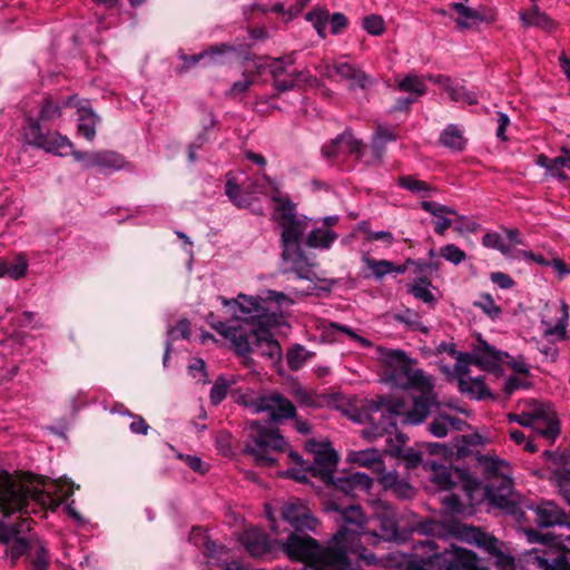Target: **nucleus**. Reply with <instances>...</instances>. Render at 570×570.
<instances>
[{
    "instance_id": "obj_33",
    "label": "nucleus",
    "mask_w": 570,
    "mask_h": 570,
    "mask_svg": "<svg viewBox=\"0 0 570 570\" xmlns=\"http://www.w3.org/2000/svg\"><path fill=\"white\" fill-rule=\"evenodd\" d=\"M434 405H438V402L432 392H423L420 396L414 397L413 406L406 412L404 422L411 424L422 423L429 416Z\"/></svg>"
},
{
    "instance_id": "obj_46",
    "label": "nucleus",
    "mask_w": 570,
    "mask_h": 570,
    "mask_svg": "<svg viewBox=\"0 0 570 570\" xmlns=\"http://www.w3.org/2000/svg\"><path fill=\"white\" fill-rule=\"evenodd\" d=\"M31 570H49L50 556L48 550L42 543L33 546L26 557Z\"/></svg>"
},
{
    "instance_id": "obj_59",
    "label": "nucleus",
    "mask_w": 570,
    "mask_h": 570,
    "mask_svg": "<svg viewBox=\"0 0 570 570\" xmlns=\"http://www.w3.org/2000/svg\"><path fill=\"white\" fill-rule=\"evenodd\" d=\"M364 30L372 36H382L385 32V22L380 14H370L363 18Z\"/></svg>"
},
{
    "instance_id": "obj_64",
    "label": "nucleus",
    "mask_w": 570,
    "mask_h": 570,
    "mask_svg": "<svg viewBox=\"0 0 570 570\" xmlns=\"http://www.w3.org/2000/svg\"><path fill=\"white\" fill-rule=\"evenodd\" d=\"M449 95L453 101H465L469 105H476L479 102V96L474 91H470L464 87L450 88Z\"/></svg>"
},
{
    "instance_id": "obj_34",
    "label": "nucleus",
    "mask_w": 570,
    "mask_h": 570,
    "mask_svg": "<svg viewBox=\"0 0 570 570\" xmlns=\"http://www.w3.org/2000/svg\"><path fill=\"white\" fill-rule=\"evenodd\" d=\"M348 461L360 466L368 468L380 474L384 471L385 464L376 449L352 451L348 453Z\"/></svg>"
},
{
    "instance_id": "obj_18",
    "label": "nucleus",
    "mask_w": 570,
    "mask_h": 570,
    "mask_svg": "<svg viewBox=\"0 0 570 570\" xmlns=\"http://www.w3.org/2000/svg\"><path fill=\"white\" fill-rule=\"evenodd\" d=\"M31 523L32 519L29 517L22 518L20 522L10 525L0 521V543L7 546V553L12 566H16L19 558L27 556L33 549L28 540L20 537V533L31 530Z\"/></svg>"
},
{
    "instance_id": "obj_55",
    "label": "nucleus",
    "mask_w": 570,
    "mask_h": 570,
    "mask_svg": "<svg viewBox=\"0 0 570 570\" xmlns=\"http://www.w3.org/2000/svg\"><path fill=\"white\" fill-rule=\"evenodd\" d=\"M4 262L7 276L12 279H20L26 276L28 261L23 254H18L12 261Z\"/></svg>"
},
{
    "instance_id": "obj_22",
    "label": "nucleus",
    "mask_w": 570,
    "mask_h": 570,
    "mask_svg": "<svg viewBox=\"0 0 570 570\" xmlns=\"http://www.w3.org/2000/svg\"><path fill=\"white\" fill-rule=\"evenodd\" d=\"M504 357L510 355L497 350L479 335L478 344L470 355V363L482 371L499 374L503 372L501 363Z\"/></svg>"
},
{
    "instance_id": "obj_11",
    "label": "nucleus",
    "mask_w": 570,
    "mask_h": 570,
    "mask_svg": "<svg viewBox=\"0 0 570 570\" xmlns=\"http://www.w3.org/2000/svg\"><path fill=\"white\" fill-rule=\"evenodd\" d=\"M389 377L397 386L407 389H424L429 382L422 370L414 368L415 362L400 350H384L381 354Z\"/></svg>"
},
{
    "instance_id": "obj_45",
    "label": "nucleus",
    "mask_w": 570,
    "mask_h": 570,
    "mask_svg": "<svg viewBox=\"0 0 570 570\" xmlns=\"http://www.w3.org/2000/svg\"><path fill=\"white\" fill-rule=\"evenodd\" d=\"M337 238L334 230L327 228H314L307 236V245L314 248H330Z\"/></svg>"
},
{
    "instance_id": "obj_31",
    "label": "nucleus",
    "mask_w": 570,
    "mask_h": 570,
    "mask_svg": "<svg viewBox=\"0 0 570 570\" xmlns=\"http://www.w3.org/2000/svg\"><path fill=\"white\" fill-rule=\"evenodd\" d=\"M420 208L433 216L434 233L438 235H444L452 226V219L448 216L458 215L452 207L425 199L420 202Z\"/></svg>"
},
{
    "instance_id": "obj_3",
    "label": "nucleus",
    "mask_w": 570,
    "mask_h": 570,
    "mask_svg": "<svg viewBox=\"0 0 570 570\" xmlns=\"http://www.w3.org/2000/svg\"><path fill=\"white\" fill-rule=\"evenodd\" d=\"M285 556L305 564V570H348L351 561L346 551L336 547H323L305 532L292 531L279 542Z\"/></svg>"
},
{
    "instance_id": "obj_9",
    "label": "nucleus",
    "mask_w": 570,
    "mask_h": 570,
    "mask_svg": "<svg viewBox=\"0 0 570 570\" xmlns=\"http://www.w3.org/2000/svg\"><path fill=\"white\" fill-rule=\"evenodd\" d=\"M389 377L397 386L407 389H424L429 382L422 370L414 368L415 362L400 350H384L381 354Z\"/></svg>"
},
{
    "instance_id": "obj_20",
    "label": "nucleus",
    "mask_w": 570,
    "mask_h": 570,
    "mask_svg": "<svg viewBox=\"0 0 570 570\" xmlns=\"http://www.w3.org/2000/svg\"><path fill=\"white\" fill-rule=\"evenodd\" d=\"M543 455L551 470V480L570 504V449L544 451Z\"/></svg>"
},
{
    "instance_id": "obj_36",
    "label": "nucleus",
    "mask_w": 570,
    "mask_h": 570,
    "mask_svg": "<svg viewBox=\"0 0 570 570\" xmlns=\"http://www.w3.org/2000/svg\"><path fill=\"white\" fill-rule=\"evenodd\" d=\"M425 468L432 470V481L442 490H451L456 483L453 480V474L462 476L463 472L459 469L452 471L451 466L439 464L434 460L425 461Z\"/></svg>"
},
{
    "instance_id": "obj_49",
    "label": "nucleus",
    "mask_w": 570,
    "mask_h": 570,
    "mask_svg": "<svg viewBox=\"0 0 570 570\" xmlns=\"http://www.w3.org/2000/svg\"><path fill=\"white\" fill-rule=\"evenodd\" d=\"M431 286L432 283L428 277H419L410 285L409 293L426 304H434L435 297L430 291Z\"/></svg>"
},
{
    "instance_id": "obj_50",
    "label": "nucleus",
    "mask_w": 570,
    "mask_h": 570,
    "mask_svg": "<svg viewBox=\"0 0 570 570\" xmlns=\"http://www.w3.org/2000/svg\"><path fill=\"white\" fill-rule=\"evenodd\" d=\"M543 160H548L546 169L551 173L552 176L564 179L567 176L563 169H570V151L562 149V154L554 158L542 157Z\"/></svg>"
},
{
    "instance_id": "obj_6",
    "label": "nucleus",
    "mask_w": 570,
    "mask_h": 570,
    "mask_svg": "<svg viewBox=\"0 0 570 570\" xmlns=\"http://www.w3.org/2000/svg\"><path fill=\"white\" fill-rule=\"evenodd\" d=\"M271 199L276 204L274 219L282 228L281 247L292 248L301 247L303 236L307 228L306 217H299L296 214V205L289 196L282 195L278 187H275Z\"/></svg>"
},
{
    "instance_id": "obj_57",
    "label": "nucleus",
    "mask_w": 570,
    "mask_h": 570,
    "mask_svg": "<svg viewBox=\"0 0 570 570\" xmlns=\"http://www.w3.org/2000/svg\"><path fill=\"white\" fill-rule=\"evenodd\" d=\"M363 263L371 269L372 275L376 279L383 278L385 275L392 273V262L386 259H374L364 255L362 258Z\"/></svg>"
},
{
    "instance_id": "obj_12",
    "label": "nucleus",
    "mask_w": 570,
    "mask_h": 570,
    "mask_svg": "<svg viewBox=\"0 0 570 570\" xmlns=\"http://www.w3.org/2000/svg\"><path fill=\"white\" fill-rule=\"evenodd\" d=\"M254 67L256 73L261 76L265 69L272 77V86L278 92L293 90L301 80L303 72L294 67L293 55H286L278 58L258 57L255 55Z\"/></svg>"
},
{
    "instance_id": "obj_30",
    "label": "nucleus",
    "mask_w": 570,
    "mask_h": 570,
    "mask_svg": "<svg viewBox=\"0 0 570 570\" xmlns=\"http://www.w3.org/2000/svg\"><path fill=\"white\" fill-rule=\"evenodd\" d=\"M205 320L219 335L230 341L235 353H244L248 351L247 342L242 332L243 325H229L225 322L218 321L213 312H209Z\"/></svg>"
},
{
    "instance_id": "obj_51",
    "label": "nucleus",
    "mask_w": 570,
    "mask_h": 570,
    "mask_svg": "<svg viewBox=\"0 0 570 570\" xmlns=\"http://www.w3.org/2000/svg\"><path fill=\"white\" fill-rule=\"evenodd\" d=\"M338 137L341 145L345 147L347 154L355 155L357 159L363 158V142L354 137L350 128H346Z\"/></svg>"
},
{
    "instance_id": "obj_61",
    "label": "nucleus",
    "mask_w": 570,
    "mask_h": 570,
    "mask_svg": "<svg viewBox=\"0 0 570 570\" xmlns=\"http://www.w3.org/2000/svg\"><path fill=\"white\" fill-rule=\"evenodd\" d=\"M440 255L448 262L459 265L466 259V253L454 244H448L440 248Z\"/></svg>"
},
{
    "instance_id": "obj_41",
    "label": "nucleus",
    "mask_w": 570,
    "mask_h": 570,
    "mask_svg": "<svg viewBox=\"0 0 570 570\" xmlns=\"http://www.w3.org/2000/svg\"><path fill=\"white\" fill-rule=\"evenodd\" d=\"M440 142L454 151H462L465 148L466 139L458 125H449L440 135Z\"/></svg>"
},
{
    "instance_id": "obj_17",
    "label": "nucleus",
    "mask_w": 570,
    "mask_h": 570,
    "mask_svg": "<svg viewBox=\"0 0 570 570\" xmlns=\"http://www.w3.org/2000/svg\"><path fill=\"white\" fill-rule=\"evenodd\" d=\"M509 422H515L521 426L531 428L534 432L547 440H554L560 433V424L553 413H548L542 406L531 412L508 414Z\"/></svg>"
},
{
    "instance_id": "obj_27",
    "label": "nucleus",
    "mask_w": 570,
    "mask_h": 570,
    "mask_svg": "<svg viewBox=\"0 0 570 570\" xmlns=\"http://www.w3.org/2000/svg\"><path fill=\"white\" fill-rule=\"evenodd\" d=\"M240 542L249 556L254 558H263L273 552L276 544H279L277 540H271L269 535L257 529H247L240 535Z\"/></svg>"
},
{
    "instance_id": "obj_56",
    "label": "nucleus",
    "mask_w": 570,
    "mask_h": 570,
    "mask_svg": "<svg viewBox=\"0 0 570 570\" xmlns=\"http://www.w3.org/2000/svg\"><path fill=\"white\" fill-rule=\"evenodd\" d=\"M306 20L312 22L320 37L325 38V28L328 22V11L323 8H315L306 13Z\"/></svg>"
},
{
    "instance_id": "obj_63",
    "label": "nucleus",
    "mask_w": 570,
    "mask_h": 570,
    "mask_svg": "<svg viewBox=\"0 0 570 570\" xmlns=\"http://www.w3.org/2000/svg\"><path fill=\"white\" fill-rule=\"evenodd\" d=\"M539 564L543 570H570V561L564 553L553 559L539 558Z\"/></svg>"
},
{
    "instance_id": "obj_38",
    "label": "nucleus",
    "mask_w": 570,
    "mask_h": 570,
    "mask_svg": "<svg viewBox=\"0 0 570 570\" xmlns=\"http://www.w3.org/2000/svg\"><path fill=\"white\" fill-rule=\"evenodd\" d=\"M396 139L397 134L395 128L377 125L372 139V151L375 159L381 161L386 149V144L395 141Z\"/></svg>"
},
{
    "instance_id": "obj_37",
    "label": "nucleus",
    "mask_w": 570,
    "mask_h": 570,
    "mask_svg": "<svg viewBox=\"0 0 570 570\" xmlns=\"http://www.w3.org/2000/svg\"><path fill=\"white\" fill-rule=\"evenodd\" d=\"M397 185L421 198H428L438 193L439 189L434 185L419 179L415 175H403L397 179Z\"/></svg>"
},
{
    "instance_id": "obj_23",
    "label": "nucleus",
    "mask_w": 570,
    "mask_h": 570,
    "mask_svg": "<svg viewBox=\"0 0 570 570\" xmlns=\"http://www.w3.org/2000/svg\"><path fill=\"white\" fill-rule=\"evenodd\" d=\"M399 414L396 406L389 407V414H382L381 420L373 426L372 434L376 436H383L385 434L391 435L394 432V438L387 439L386 452L391 456H400L402 451L405 449L409 438L396 431V423L392 420L394 415Z\"/></svg>"
},
{
    "instance_id": "obj_52",
    "label": "nucleus",
    "mask_w": 570,
    "mask_h": 570,
    "mask_svg": "<svg viewBox=\"0 0 570 570\" xmlns=\"http://www.w3.org/2000/svg\"><path fill=\"white\" fill-rule=\"evenodd\" d=\"M568 306L566 303H562V315L556 323V325H549L547 324V327L544 328V336L546 337H556L559 341L567 340V321H568Z\"/></svg>"
},
{
    "instance_id": "obj_35",
    "label": "nucleus",
    "mask_w": 570,
    "mask_h": 570,
    "mask_svg": "<svg viewBox=\"0 0 570 570\" xmlns=\"http://www.w3.org/2000/svg\"><path fill=\"white\" fill-rule=\"evenodd\" d=\"M379 481L385 490L392 491L396 498L402 500H410L416 493L415 489L407 481L399 479L395 472L382 474L379 476Z\"/></svg>"
},
{
    "instance_id": "obj_58",
    "label": "nucleus",
    "mask_w": 570,
    "mask_h": 570,
    "mask_svg": "<svg viewBox=\"0 0 570 570\" xmlns=\"http://www.w3.org/2000/svg\"><path fill=\"white\" fill-rule=\"evenodd\" d=\"M471 532L472 540L476 543V546L483 548L490 554L497 553V551L499 550V542L493 535L482 532L476 528H471Z\"/></svg>"
},
{
    "instance_id": "obj_47",
    "label": "nucleus",
    "mask_w": 570,
    "mask_h": 570,
    "mask_svg": "<svg viewBox=\"0 0 570 570\" xmlns=\"http://www.w3.org/2000/svg\"><path fill=\"white\" fill-rule=\"evenodd\" d=\"M397 89L403 92H409L410 97L423 96L426 92V85L422 78L416 75H406L402 80L397 82Z\"/></svg>"
},
{
    "instance_id": "obj_28",
    "label": "nucleus",
    "mask_w": 570,
    "mask_h": 570,
    "mask_svg": "<svg viewBox=\"0 0 570 570\" xmlns=\"http://www.w3.org/2000/svg\"><path fill=\"white\" fill-rule=\"evenodd\" d=\"M371 523H375V527L373 529L370 528L368 534L375 538L392 541L399 535L395 513L389 507H383L381 512L376 511L374 515L370 518V524Z\"/></svg>"
},
{
    "instance_id": "obj_43",
    "label": "nucleus",
    "mask_w": 570,
    "mask_h": 570,
    "mask_svg": "<svg viewBox=\"0 0 570 570\" xmlns=\"http://www.w3.org/2000/svg\"><path fill=\"white\" fill-rule=\"evenodd\" d=\"M462 421L449 414H439L429 424V431L436 438H444L449 432V426L460 430Z\"/></svg>"
},
{
    "instance_id": "obj_62",
    "label": "nucleus",
    "mask_w": 570,
    "mask_h": 570,
    "mask_svg": "<svg viewBox=\"0 0 570 570\" xmlns=\"http://www.w3.org/2000/svg\"><path fill=\"white\" fill-rule=\"evenodd\" d=\"M394 320L406 325L411 330H419L422 332L426 331V328L421 323L419 314L414 311L406 309L404 313L395 314Z\"/></svg>"
},
{
    "instance_id": "obj_24",
    "label": "nucleus",
    "mask_w": 570,
    "mask_h": 570,
    "mask_svg": "<svg viewBox=\"0 0 570 570\" xmlns=\"http://www.w3.org/2000/svg\"><path fill=\"white\" fill-rule=\"evenodd\" d=\"M441 559L444 570H485L480 567L478 556L464 548H454L452 551L445 552ZM407 570L425 569L420 562L413 561L407 564Z\"/></svg>"
},
{
    "instance_id": "obj_25",
    "label": "nucleus",
    "mask_w": 570,
    "mask_h": 570,
    "mask_svg": "<svg viewBox=\"0 0 570 570\" xmlns=\"http://www.w3.org/2000/svg\"><path fill=\"white\" fill-rule=\"evenodd\" d=\"M283 274H293L298 279L312 281L313 265L308 262L301 247L282 249Z\"/></svg>"
},
{
    "instance_id": "obj_53",
    "label": "nucleus",
    "mask_w": 570,
    "mask_h": 570,
    "mask_svg": "<svg viewBox=\"0 0 570 570\" xmlns=\"http://www.w3.org/2000/svg\"><path fill=\"white\" fill-rule=\"evenodd\" d=\"M473 306L480 308L491 320H498L502 314L501 307L494 302L489 293H482L480 298L473 302Z\"/></svg>"
},
{
    "instance_id": "obj_16",
    "label": "nucleus",
    "mask_w": 570,
    "mask_h": 570,
    "mask_svg": "<svg viewBox=\"0 0 570 570\" xmlns=\"http://www.w3.org/2000/svg\"><path fill=\"white\" fill-rule=\"evenodd\" d=\"M67 151L76 161L82 163L83 168H97L104 175H109L129 166L125 157L114 150L104 149L85 153L75 149L73 146L72 149H67Z\"/></svg>"
},
{
    "instance_id": "obj_60",
    "label": "nucleus",
    "mask_w": 570,
    "mask_h": 570,
    "mask_svg": "<svg viewBox=\"0 0 570 570\" xmlns=\"http://www.w3.org/2000/svg\"><path fill=\"white\" fill-rule=\"evenodd\" d=\"M482 245L488 248L498 249L503 255H509L511 252V247L507 245L500 234L492 232V233H485L482 236Z\"/></svg>"
},
{
    "instance_id": "obj_39",
    "label": "nucleus",
    "mask_w": 570,
    "mask_h": 570,
    "mask_svg": "<svg viewBox=\"0 0 570 570\" xmlns=\"http://www.w3.org/2000/svg\"><path fill=\"white\" fill-rule=\"evenodd\" d=\"M520 21L524 28L537 27L544 30L554 28L553 21L547 13L540 11L537 4H532L529 11H520Z\"/></svg>"
},
{
    "instance_id": "obj_54",
    "label": "nucleus",
    "mask_w": 570,
    "mask_h": 570,
    "mask_svg": "<svg viewBox=\"0 0 570 570\" xmlns=\"http://www.w3.org/2000/svg\"><path fill=\"white\" fill-rule=\"evenodd\" d=\"M234 382V380L227 381L224 376H218L209 392L210 404L214 406L220 404L227 396V392Z\"/></svg>"
},
{
    "instance_id": "obj_4",
    "label": "nucleus",
    "mask_w": 570,
    "mask_h": 570,
    "mask_svg": "<svg viewBox=\"0 0 570 570\" xmlns=\"http://www.w3.org/2000/svg\"><path fill=\"white\" fill-rule=\"evenodd\" d=\"M52 501L51 495L28 480L16 479L0 470V513L8 517L14 512L37 513Z\"/></svg>"
},
{
    "instance_id": "obj_8",
    "label": "nucleus",
    "mask_w": 570,
    "mask_h": 570,
    "mask_svg": "<svg viewBox=\"0 0 570 570\" xmlns=\"http://www.w3.org/2000/svg\"><path fill=\"white\" fill-rule=\"evenodd\" d=\"M248 425L250 432L245 452L255 459L257 465L274 466L276 459L272 454L285 450L287 443L284 436L277 430L269 429L259 421H252Z\"/></svg>"
},
{
    "instance_id": "obj_21",
    "label": "nucleus",
    "mask_w": 570,
    "mask_h": 570,
    "mask_svg": "<svg viewBox=\"0 0 570 570\" xmlns=\"http://www.w3.org/2000/svg\"><path fill=\"white\" fill-rule=\"evenodd\" d=\"M282 519L286 521L293 531L315 532L318 520L312 514L308 507L299 499H289L282 507Z\"/></svg>"
},
{
    "instance_id": "obj_42",
    "label": "nucleus",
    "mask_w": 570,
    "mask_h": 570,
    "mask_svg": "<svg viewBox=\"0 0 570 570\" xmlns=\"http://www.w3.org/2000/svg\"><path fill=\"white\" fill-rule=\"evenodd\" d=\"M451 8L459 14L455 23L461 29H470L472 27L471 22H481L484 20V17L480 12L461 2L451 3Z\"/></svg>"
},
{
    "instance_id": "obj_15",
    "label": "nucleus",
    "mask_w": 570,
    "mask_h": 570,
    "mask_svg": "<svg viewBox=\"0 0 570 570\" xmlns=\"http://www.w3.org/2000/svg\"><path fill=\"white\" fill-rule=\"evenodd\" d=\"M271 327L262 325L247 328L243 325L242 332L247 342L248 351L236 354L245 356L249 353H256L272 362H278L282 357V347L271 333Z\"/></svg>"
},
{
    "instance_id": "obj_26",
    "label": "nucleus",
    "mask_w": 570,
    "mask_h": 570,
    "mask_svg": "<svg viewBox=\"0 0 570 570\" xmlns=\"http://www.w3.org/2000/svg\"><path fill=\"white\" fill-rule=\"evenodd\" d=\"M72 108H76L77 134L87 141H94L97 135V125L100 117L95 112L91 102L88 99H79L75 101Z\"/></svg>"
},
{
    "instance_id": "obj_13",
    "label": "nucleus",
    "mask_w": 570,
    "mask_h": 570,
    "mask_svg": "<svg viewBox=\"0 0 570 570\" xmlns=\"http://www.w3.org/2000/svg\"><path fill=\"white\" fill-rule=\"evenodd\" d=\"M484 498L491 508L512 515L518 522L524 518V512L520 508V497L514 491L513 481L509 475L489 481L484 488Z\"/></svg>"
},
{
    "instance_id": "obj_19",
    "label": "nucleus",
    "mask_w": 570,
    "mask_h": 570,
    "mask_svg": "<svg viewBox=\"0 0 570 570\" xmlns=\"http://www.w3.org/2000/svg\"><path fill=\"white\" fill-rule=\"evenodd\" d=\"M255 53L248 46H234L226 42L213 45L204 49V67H220L230 63L233 60H240L243 63L254 61Z\"/></svg>"
},
{
    "instance_id": "obj_2",
    "label": "nucleus",
    "mask_w": 570,
    "mask_h": 570,
    "mask_svg": "<svg viewBox=\"0 0 570 570\" xmlns=\"http://www.w3.org/2000/svg\"><path fill=\"white\" fill-rule=\"evenodd\" d=\"M77 95L67 98L46 95L38 105L37 117H27L22 126V137L26 144L46 153L65 157L67 149H72L73 142L58 130L46 129V125H53L62 118L63 110L72 108Z\"/></svg>"
},
{
    "instance_id": "obj_32",
    "label": "nucleus",
    "mask_w": 570,
    "mask_h": 570,
    "mask_svg": "<svg viewBox=\"0 0 570 570\" xmlns=\"http://www.w3.org/2000/svg\"><path fill=\"white\" fill-rule=\"evenodd\" d=\"M535 523L539 528H549L556 524L567 523L566 513L551 501L542 502L534 509Z\"/></svg>"
},
{
    "instance_id": "obj_44",
    "label": "nucleus",
    "mask_w": 570,
    "mask_h": 570,
    "mask_svg": "<svg viewBox=\"0 0 570 570\" xmlns=\"http://www.w3.org/2000/svg\"><path fill=\"white\" fill-rule=\"evenodd\" d=\"M315 356L314 352L307 351L303 345L295 344L287 350L286 361L291 371H298L303 367L306 361Z\"/></svg>"
},
{
    "instance_id": "obj_10",
    "label": "nucleus",
    "mask_w": 570,
    "mask_h": 570,
    "mask_svg": "<svg viewBox=\"0 0 570 570\" xmlns=\"http://www.w3.org/2000/svg\"><path fill=\"white\" fill-rule=\"evenodd\" d=\"M389 377L397 386L407 389H424L429 382L422 370L414 368L415 362L400 350H384L381 354Z\"/></svg>"
},
{
    "instance_id": "obj_48",
    "label": "nucleus",
    "mask_w": 570,
    "mask_h": 570,
    "mask_svg": "<svg viewBox=\"0 0 570 570\" xmlns=\"http://www.w3.org/2000/svg\"><path fill=\"white\" fill-rule=\"evenodd\" d=\"M225 194L238 208H247L250 205L249 194L242 190L235 179L228 178L225 184Z\"/></svg>"
},
{
    "instance_id": "obj_5",
    "label": "nucleus",
    "mask_w": 570,
    "mask_h": 570,
    "mask_svg": "<svg viewBox=\"0 0 570 570\" xmlns=\"http://www.w3.org/2000/svg\"><path fill=\"white\" fill-rule=\"evenodd\" d=\"M224 305L238 306L240 315L236 316L235 325L256 327L262 325L277 326L283 315V305L292 301L281 292L269 291L266 298L239 294L237 298L228 301L222 298Z\"/></svg>"
},
{
    "instance_id": "obj_40",
    "label": "nucleus",
    "mask_w": 570,
    "mask_h": 570,
    "mask_svg": "<svg viewBox=\"0 0 570 570\" xmlns=\"http://www.w3.org/2000/svg\"><path fill=\"white\" fill-rule=\"evenodd\" d=\"M478 461L488 482L501 475H509L510 466L504 460L488 455H479Z\"/></svg>"
},
{
    "instance_id": "obj_14",
    "label": "nucleus",
    "mask_w": 570,
    "mask_h": 570,
    "mask_svg": "<svg viewBox=\"0 0 570 570\" xmlns=\"http://www.w3.org/2000/svg\"><path fill=\"white\" fill-rule=\"evenodd\" d=\"M236 402L248 407L255 414L267 412L271 420L276 423L294 419L296 414L294 403L278 392L256 397L243 394Z\"/></svg>"
},
{
    "instance_id": "obj_29",
    "label": "nucleus",
    "mask_w": 570,
    "mask_h": 570,
    "mask_svg": "<svg viewBox=\"0 0 570 570\" xmlns=\"http://www.w3.org/2000/svg\"><path fill=\"white\" fill-rule=\"evenodd\" d=\"M455 371L460 375L458 385L461 393L475 400H497V396L487 386L483 376L464 379L463 376L468 374L466 365L458 364Z\"/></svg>"
},
{
    "instance_id": "obj_7",
    "label": "nucleus",
    "mask_w": 570,
    "mask_h": 570,
    "mask_svg": "<svg viewBox=\"0 0 570 570\" xmlns=\"http://www.w3.org/2000/svg\"><path fill=\"white\" fill-rule=\"evenodd\" d=\"M327 510L338 512L342 519V524L332 539L336 548L347 552L362 535L370 533V519L365 518L360 505L330 500Z\"/></svg>"
},
{
    "instance_id": "obj_1",
    "label": "nucleus",
    "mask_w": 570,
    "mask_h": 570,
    "mask_svg": "<svg viewBox=\"0 0 570 570\" xmlns=\"http://www.w3.org/2000/svg\"><path fill=\"white\" fill-rule=\"evenodd\" d=\"M306 452L313 455L312 461L304 460L302 455L295 451L288 453L289 463L294 464L288 468L283 475L291 478L297 482L306 483L308 476L321 480L325 485L332 488L331 495L341 499V494L345 498H353L358 491L368 493L373 479L362 472H348L340 476H334L338 463V455L330 443L316 442L307 440L304 444Z\"/></svg>"
}]
</instances>
